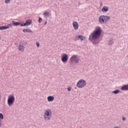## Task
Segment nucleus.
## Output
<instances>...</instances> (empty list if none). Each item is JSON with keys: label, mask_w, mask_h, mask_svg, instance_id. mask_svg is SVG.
<instances>
[{"label": "nucleus", "mask_w": 128, "mask_h": 128, "mask_svg": "<svg viewBox=\"0 0 128 128\" xmlns=\"http://www.w3.org/2000/svg\"><path fill=\"white\" fill-rule=\"evenodd\" d=\"M44 16H46V18H48V16H50V12H44L43 14Z\"/></svg>", "instance_id": "obj_21"}, {"label": "nucleus", "mask_w": 128, "mask_h": 128, "mask_svg": "<svg viewBox=\"0 0 128 128\" xmlns=\"http://www.w3.org/2000/svg\"><path fill=\"white\" fill-rule=\"evenodd\" d=\"M78 38L79 40H80L81 41H82V40H84V38H86V37H84L82 35H80L78 36Z\"/></svg>", "instance_id": "obj_17"}, {"label": "nucleus", "mask_w": 128, "mask_h": 128, "mask_svg": "<svg viewBox=\"0 0 128 128\" xmlns=\"http://www.w3.org/2000/svg\"><path fill=\"white\" fill-rule=\"evenodd\" d=\"M52 116V111L48 109L47 110L44 114V118L46 120H48Z\"/></svg>", "instance_id": "obj_3"}, {"label": "nucleus", "mask_w": 128, "mask_h": 128, "mask_svg": "<svg viewBox=\"0 0 128 128\" xmlns=\"http://www.w3.org/2000/svg\"><path fill=\"white\" fill-rule=\"evenodd\" d=\"M42 18H39L38 22L40 24V22H42Z\"/></svg>", "instance_id": "obj_25"}, {"label": "nucleus", "mask_w": 128, "mask_h": 128, "mask_svg": "<svg viewBox=\"0 0 128 128\" xmlns=\"http://www.w3.org/2000/svg\"><path fill=\"white\" fill-rule=\"evenodd\" d=\"M104 18L106 23L108 22L110 20V16H104Z\"/></svg>", "instance_id": "obj_16"}, {"label": "nucleus", "mask_w": 128, "mask_h": 128, "mask_svg": "<svg viewBox=\"0 0 128 128\" xmlns=\"http://www.w3.org/2000/svg\"><path fill=\"white\" fill-rule=\"evenodd\" d=\"M32 23V20H27L25 23L21 24L20 26H30Z\"/></svg>", "instance_id": "obj_6"}, {"label": "nucleus", "mask_w": 128, "mask_h": 128, "mask_svg": "<svg viewBox=\"0 0 128 128\" xmlns=\"http://www.w3.org/2000/svg\"><path fill=\"white\" fill-rule=\"evenodd\" d=\"M68 92H70V90H72V87L71 86H69L68 88Z\"/></svg>", "instance_id": "obj_26"}, {"label": "nucleus", "mask_w": 128, "mask_h": 128, "mask_svg": "<svg viewBox=\"0 0 128 128\" xmlns=\"http://www.w3.org/2000/svg\"><path fill=\"white\" fill-rule=\"evenodd\" d=\"M12 23L8 24L7 26H5V28H6V30H8V28H12Z\"/></svg>", "instance_id": "obj_20"}, {"label": "nucleus", "mask_w": 128, "mask_h": 128, "mask_svg": "<svg viewBox=\"0 0 128 128\" xmlns=\"http://www.w3.org/2000/svg\"><path fill=\"white\" fill-rule=\"evenodd\" d=\"M0 128H2V122L0 121Z\"/></svg>", "instance_id": "obj_30"}, {"label": "nucleus", "mask_w": 128, "mask_h": 128, "mask_svg": "<svg viewBox=\"0 0 128 128\" xmlns=\"http://www.w3.org/2000/svg\"><path fill=\"white\" fill-rule=\"evenodd\" d=\"M22 32H29L30 34H32V30H30V28L23 29Z\"/></svg>", "instance_id": "obj_13"}, {"label": "nucleus", "mask_w": 128, "mask_h": 128, "mask_svg": "<svg viewBox=\"0 0 128 128\" xmlns=\"http://www.w3.org/2000/svg\"><path fill=\"white\" fill-rule=\"evenodd\" d=\"M114 44V40L112 39H110L108 42V46H112Z\"/></svg>", "instance_id": "obj_18"}, {"label": "nucleus", "mask_w": 128, "mask_h": 128, "mask_svg": "<svg viewBox=\"0 0 128 128\" xmlns=\"http://www.w3.org/2000/svg\"><path fill=\"white\" fill-rule=\"evenodd\" d=\"M47 100L48 102H52L54 100V96H48Z\"/></svg>", "instance_id": "obj_14"}, {"label": "nucleus", "mask_w": 128, "mask_h": 128, "mask_svg": "<svg viewBox=\"0 0 128 128\" xmlns=\"http://www.w3.org/2000/svg\"><path fill=\"white\" fill-rule=\"evenodd\" d=\"M73 27L74 28V30H78V23L76 22H74L72 23Z\"/></svg>", "instance_id": "obj_9"}, {"label": "nucleus", "mask_w": 128, "mask_h": 128, "mask_svg": "<svg viewBox=\"0 0 128 128\" xmlns=\"http://www.w3.org/2000/svg\"><path fill=\"white\" fill-rule=\"evenodd\" d=\"M102 12H108V7L104 6L102 9Z\"/></svg>", "instance_id": "obj_12"}, {"label": "nucleus", "mask_w": 128, "mask_h": 128, "mask_svg": "<svg viewBox=\"0 0 128 128\" xmlns=\"http://www.w3.org/2000/svg\"><path fill=\"white\" fill-rule=\"evenodd\" d=\"M10 2V0H5L4 1L5 4H8Z\"/></svg>", "instance_id": "obj_24"}, {"label": "nucleus", "mask_w": 128, "mask_h": 128, "mask_svg": "<svg viewBox=\"0 0 128 128\" xmlns=\"http://www.w3.org/2000/svg\"><path fill=\"white\" fill-rule=\"evenodd\" d=\"M120 92V90H116L112 91V92H113V94H118V92Z\"/></svg>", "instance_id": "obj_19"}, {"label": "nucleus", "mask_w": 128, "mask_h": 128, "mask_svg": "<svg viewBox=\"0 0 128 128\" xmlns=\"http://www.w3.org/2000/svg\"><path fill=\"white\" fill-rule=\"evenodd\" d=\"M36 44L37 46V48H39L40 47V43L37 42V43H36Z\"/></svg>", "instance_id": "obj_27"}, {"label": "nucleus", "mask_w": 128, "mask_h": 128, "mask_svg": "<svg viewBox=\"0 0 128 128\" xmlns=\"http://www.w3.org/2000/svg\"><path fill=\"white\" fill-rule=\"evenodd\" d=\"M18 50L20 52H24V44H20L19 45Z\"/></svg>", "instance_id": "obj_11"}, {"label": "nucleus", "mask_w": 128, "mask_h": 128, "mask_svg": "<svg viewBox=\"0 0 128 128\" xmlns=\"http://www.w3.org/2000/svg\"><path fill=\"white\" fill-rule=\"evenodd\" d=\"M85 86H86V82L82 79L80 80L76 84V86L79 88H84Z\"/></svg>", "instance_id": "obj_2"}, {"label": "nucleus", "mask_w": 128, "mask_h": 128, "mask_svg": "<svg viewBox=\"0 0 128 128\" xmlns=\"http://www.w3.org/2000/svg\"><path fill=\"white\" fill-rule=\"evenodd\" d=\"M122 90H128V85H124L121 88Z\"/></svg>", "instance_id": "obj_15"}, {"label": "nucleus", "mask_w": 128, "mask_h": 128, "mask_svg": "<svg viewBox=\"0 0 128 128\" xmlns=\"http://www.w3.org/2000/svg\"><path fill=\"white\" fill-rule=\"evenodd\" d=\"M46 24H48V22H46L44 24V26H46Z\"/></svg>", "instance_id": "obj_29"}, {"label": "nucleus", "mask_w": 128, "mask_h": 128, "mask_svg": "<svg viewBox=\"0 0 128 128\" xmlns=\"http://www.w3.org/2000/svg\"><path fill=\"white\" fill-rule=\"evenodd\" d=\"M122 120H126V119L124 117H122Z\"/></svg>", "instance_id": "obj_28"}, {"label": "nucleus", "mask_w": 128, "mask_h": 128, "mask_svg": "<svg viewBox=\"0 0 128 128\" xmlns=\"http://www.w3.org/2000/svg\"><path fill=\"white\" fill-rule=\"evenodd\" d=\"M0 30H6V26H0Z\"/></svg>", "instance_id": "obj_22"}, {"label": "nucleus", "mask_w": 128, "mask_h": 128, "mask_svg": "<svg viewBox=\"0 0 128 128\" xmlns=\"http://www.w3.org/2000/svg\"><path fill=\"white\" fill-rule=\"evenodd\" d=\"M75 40H76L75 39Z\"/></svg>", "instance_id": "obj_31"}, {"label": "nucleus", "mask_w": 128, "mask_h": 128, "mask_svg": "<svg viewBox=\"0 0 128 128\" xmlns=\"http://www.w3.org/2000/svg\"><path fill=\"white\" fill-rule=\"evenodd\" d=\"M16 98H14V95L9 96L8 99V106H12V104H14V102Z\"/></svg>", "instance_id": "obj_4"}, {"label": "nucleus", "mask_w": 128, "mask_h": 128, "mask_svg": "<svg viewBox=\"0 0 128 128\" xmlns=\"http://www.w3.org/2000/svg\"><path fill=\"white\" fill-rule=\"evenodd\" d=\"M102 28L97 26L94 32L89 36V40L92 42L93 44H98L100 42V36H102Z\"/></svg>", "instance_id": "obj_1"}, {"label": "nucleus", "mask_w": 128, "mask_h": 128, "mask_svg": "<svg viewBox=\"0 0 128 128\" xmlns=\"http://www.w3.org/2000/svg\"><path fill=\"white\" fill-rule=\"evenodd\" d=\"M98 20H99V22L100 24H106V22L104 20V16H100V17H99V19H98Z\"/></svg>", "instance_id": "obj_8"}, {"label": "nucleus", "mask_w": 128, "mask_h": 128, "mask_svg": "<svg viewBox=\"0 0 128 128\" xmlns=\"http://www.w3.org/2000/svg\"><path fill=\"white\" fill-rule=\"evenodd\" d=\"M61 60L62 62H68V56L66 54H62Z\"/></svg>", "instance_id": "obj_7"}, {"label": "nucleus", "mask_w": 128, "mask_h": 128, "mask_svg": "<svg viewBox=\"0 0 128 128\" xmlns=\"http://www.w3.org/2000/svg\"><path fill=\"white\" fill-rule=\"evenodd\" d=\"M0 119L4 120V114L2 113H0Z\"/></svg>", "instance_id": "obj_23"}, {"label": "nucleus", "mask_w": 128, "mask_h": 128, "mask_svg": "<svg viewBox=\"0 0 128 128\" xmlns=\"http://www.w3.org/2000/svg\"><path fill=\"white\" fill-rule=\"evenodd\" d=\"M12 26H20V24H22L20 22L12 20Z\"/></svg>", "instance_id": "obj_10"}, {"label": "nucleus", "mask_w": 128, "mask_h": 128, "mask_svg": "<svg viewBox=\"0 0 128 128\" xmlns=\"http://www.w3.org/2000/svg\"><path fill=\"white\" fill-rule=\"evenodd\" d=\"M70 64H78V55H73L70 59Z\"/></svg>", "instance_id": "obj_5"}]
</instances>
